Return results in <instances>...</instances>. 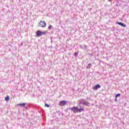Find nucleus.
I'll use <instances>...</instances> for the list:
<instances>
[{"instance_id": "nucleus-1", "label": "nucleus", "mask_w": 129, "mask_h": 129, "mask_svg": "<svg viewBox=\"0 0 129 129\" xmlns=\"http://www.w3.org/2000/svg\"><path fill=\"white\" fill-rule=\"evenodd\" d=\"M70 109L75 113H77L78 112H82V111H84V108L81 107L79 108L77 106H74L72 108H71Z\"/></svg>"}, {"instance_id": "nucleus-2", "label": "nucleus", "mask_w": 129, "mask_h": 129, "mask_svg": "<svg viewBox=\"0 0 129 129\" xmlns=\"http://www.w3.org/2000/svg\"><path fill=\"white\" fill-rule=\"evenodd\" d=\"M38 26L39 27H41V28H45L46 26V22H45V21H40V22L38 23Z\"/></svg>"}, {"instance_id": "nucleus-3", "label": "nucleus", "mask_w": 129, "mask_h": 129, "mask_svg": "<svg viewBox=\"0 0 129 129\" xmlns=\"http://www.w3.org/2000/svg\"><path fill=\"white\" fill-rule=\"evenodd\" d=\"M67 103V102H66V101H61L59 103V105L60 106H64V105H66Z\"/></svg>"}, {"instance_id": "nucleus-4", "label": "nucleus", "mask_w": 129, "mask_h": 129, "mask_svg": "<svg viewBox=\"0 0 129 129\" xmlns=\"http://www.w3.org/2000/svg\"><path fill=\"white\" fill-rule=\"evenodd\" d=\"M37 37H41L42 36V32L40 31V30H38L36 32Z\"/></svg>"}, {"instance_id": "nucleus-5", "label": "nucleus", "mask_w": 129, "mask_h": 129, "mask_svg": "<svg viewBox=\"0 0 129 129\" xmlns=\"http://www.w3.org/2000/svg\"><path fill=\"white\" fill-rule=\"evenodd\" d=\"M98 88H100V85L97 84V85H96V86L93 88V90H97V89H98Z\"/></svg>"}, {"instance_id": "nucleus-6", "label": "nucleus", "mask_w": 129, "mask_h": 129, "mask_svg": "<svg viewBox=\"0 0 129 129\" xmlns=\"http://www.w3.org/2000/svg\"><path fill=\"white\" fill-rule=\"evenodd\" d=\"M26 106V103H19L17 104V106H21V107H24Z\"/></svg>"}, {"instance_id": "nucleus-7", "label": "nucleus", "mask_w": 129, "mask_h": 129, "mask_svg": "<svg viewBox=\"0 0 129 129\" xmlns=\"http://www.w3.org/2000/svg\"><path fill=\"white\" fill-rule=\"evenodd\" d=\"M117 24L118 25H119V26H121L122 27H124V28H125L126 27V26L124 24H123L121 22H117Z\"/></svg>"}, {"instance_id": "nucleus-8", "label": "nucleus", "mask_w": 129, "mask_h": 129, "mask_svg": "<svg viewBox=\"0 0 129 129\" xmlns=\"http://www.w3.org/2000/svg\"><path fill=\"white\" fill-rule=\"evenodd\" d=\"M80 104H84V105H88V104H89V103H88V102L87 101H84L83 103H80Z\"/></svg>"}, {"instance_id": "nucleus-9", "label": "nucleus", "mask_w": 129, "mask_h": 129, "mask_svg": "<svg viewBox=\"0 0 129 129\" xmlns=\"http://www.w3.org/2000/svg\"><path fill=\"white\" fill-rule=\"evenodd\" d=\"M119 96H120V94L118 93V94H117L116 95H115V100H117V97H119Z\"/></svg>"}, {"instance_id": "nucleus-10", "label": "nucleus", "mask_w": 129, "mask_h": 129, "mask_svg": "<svg viewBox=\"0 0 129 129\" xmlns=\"http://www.w3.org/2000/svg\"><path fill=\"white\" fill-rule=\"evenodd\" d=\"M47 33H48L47 31L41 32V36H42V35H46V34H47Z\"/></svg>"}, {"instance_id": "nucleus-11", "label": "nucleus", "mask_w": 129, "mask_h": 129, "mask_svg": "<svg viewBox=\"0 0 129 129\" xmlns=\"http://www.w3.org/2000/svg\"><path fill=\"white\" fill-rule=\"evenodd\" d=\"M5 100L7 101H9V100H10V97L9 96H7L6 98H5Z\"/></svg>"}, {"instance_id": "nucleus-12", "label": "nucleus", "mask_w": 129, "mask_h": 129, "mask_svg": "<svg viewBox=\"0 0 129 129\" xmlns=\"http://www.w3.org/2000/svg\"><path fill=\"white\" fill-rule=\"evenodd\" d=\"M45 106H46V107H50V105H48L47 104H45Z\"/></svg>"}, {"instance_id": "nucleus-13", "label": "nucleus", "mask_w": 129, "mask_h": 129, "mask_svg": "<svg viewBox=\"0 0 129 129\" xmlns=\"http://www.w3.org/2000/svg\"><path fill=\"white\" fill-rule=\"evenodd\" d=\"M51 28H52V25H49L48 26V29H51Z\"/></svg>"}, {"instance_id": "nucleus-14", "label": "nucleus", "mask_w": 129, "mask_h": 129, "mask_svg": "<svg viewBox=\"0 0 129 129\" xmlns=\"http://www.w3.org/2000/svg\"><path fill=\"white\" fill-rule=\"evenodd\" d=\"M75 56H76V57H77V56H78V54H77V53H75Z\"/></svg>"}, {"instance_id": "nucleus-15", "label": "nucleus", "mask_w": 129, "mask_h": 129, "mask_svg": "<svg viewBox=\"0 0 129 129\" xmlns=\"http://www.w3.org/2000/svg\"><path fill=\"white\" fill-rule=\"evenodd\" d=\"M109 2H111V0H108Z\"/></svg>"}]
</instances>
